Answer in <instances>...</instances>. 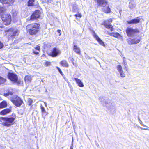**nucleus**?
Listing matches in <instances>:
<instances>
[{
	"mask_svg": "<svg viewBox=\"0 0 149 149\" xmlns=\"http://www.w3.org/2000/svg\"><path fill=\"white\" fill-rule=\"evenodd\" d=\"M35 49H36V50H39L40 48L39 46H38V47H36Z\"/></svg>",
	"mask_w": 149,
	"mask_h": 149,
	"instance_id": "nucleus-48",
	"label": "nucleus"
},
{
	"mask_svg": "<svg viewBox=\"0 0 149 149\" xmlns=\"http://www.w3.org/2000/svg\"><path fill=\"white\" fill-rule=\"evenodd\" d=\"M8 78L14 82H16L17 80L16 75L13 73H9L8 75Z\"/></svg>",
	"mask_w": 149,
	"mask_h": 149,
	"instance_id": "nucleus-11",
	"label": "nucleus"
},
{
	"mask_svg": "<svg viewBox=\"0 0 149 149\" xmlns=\"http://www.w3.org/2000/svg\"><path fill=\"white\" fill-rule=\"evenodd\" d=\"M46 45H44V48L45 49H47L46 48Z\"/></svg>",
	"mask_w": 149,
	"mask_h": 149,
	"instance_id": "nucleus-52",
	"label": "nucleus"
},
{
	"mask_svg": "<svg viewBox=\"0 0 149 149\" xmlns=\"http://www.w3.org/2000/svg\"><path fill=\"white\" fill-rule=\"evenodd\" d=\"M10 111L11 110L9 109H6L1 111L0 112V114L1 115H4L9 113Z\"/></svg>",
	"mask_w": 149,
	"mask_h": 149,
	"instance_id": "nucleus-18",
	"label": "nucleus"
},
{
	"mask_svg": "<svg viewBox=\"0 0 149 149\" xmlns=\"http://www.w3.org/2000/svg\"><path fill=\"white\" fill-rule=\"evenodd\" d=\"M72 11L74 12H78L77 5L76 4H74L72 6Z\"/></svg>",
	"mask_w": 149,
	"mask_h": 149,
	"instance_id": "nucleus-25",
	"label": "nucleus"
},
{
	"mask_svg": "<svg viewBox=\"0 0 149 149\" xmlns=\"http://www.w3.org/2000/svg\"><path fill=\"white\" fill-rule=\"evenodd\" d=\"M3 29L5 33H6V34L8 37V40H13L19 34V31L17 29L14 27L8 29H4L3 24L0 23V30L2 31Z\"/></svg>",
	"mask_w": 149,
	"mask_h": 149,
	"instance_id": "nucleus-1",
	"label": "nucleus"
},
{
	"mask_svg": "<svg viewBox=\"0 0 149 149\" xmlns=\"http://www.w3.org/2000/svg\"><path fill=\"white\" fill-rule=\"evenodd\" d=\"M40 107L42 112L45 114H47V113L44 108L42 105H41Z\"/></svg>",
	"mask_w": 149,
	"mask_h": 149,
	"instance_id": "nucleus-31",
	"label": "nucleus"
},
{
	"mask_svg": "<svg viewBox=\"0 0 149 149\" xmlns=\"http://www.w3.org/2000/svg\"><path fill=\"white\" fill-rule=\"evenodd\" d=\"M11 102L16 106L20 107L23 103V101L19 97L17 96L14 99L11 100Z\"/></svg>",
	"mask_w": 149,
	"mask_h": 149,
	"instance_id": "nucleus-6",
	"label": "nucleus"
},
{
	"mask_svg": "<svg viewBox=\"0 0 149 149\" xmlns=\"http://www.w3.org/2000/svg\"><path fill=\"white\" fill-rule=\"evenodd\" d=\"M74 79L79 86L80 87H83L84 86V85L80 79L76 78H75Z\"/></svg>",
	"mask_w": 149,
	"mask_h": 149,
	"instance_id": "nucleus-19",
	"label": "nucleus"
},
{
	"mask_svg": "<svg viewBox=\"0 0 149 149\" xmlns=\"http://www.w3.org/2000/svg\"><path fill=\"white\" fill-rule=\"evenodd\" d=\"M24 79L25 82L29 83L31 81V77L30 76H26L25 77Z\"/></svg>",
	"mask_w": 149,
	"mask_h": 149,
	"instance_id": "nucleus-26",
	"label": "nucleus"
},
{
	"mask_svg": "<svg viewBox=\"0 0 149 149\" xmlns=\"http://www.w3.org/2000/svg\"><path fill=\"white\" fill-rule=\"evenodd\" d=\"M0 1L5 6H8L13 3L14 0H0Z\"/></svg>",
	"mask_w": 149,
	"mask_h": 149,
	"instance_id": "nucleus-13",
	"label": "nucleus"
},
{
	"mask_svg": "<svg viewBox=\"0 0 149 149\" xmlns=\"http://www.w3.org/2000/svg\"><path fill=\"white\" fill-rule=\"evenodd\" d=\"M4 11V8L3 7L0 6V17L3 14Z\"/></svg>",
	"mask_w": 149,
	"mask_h": 149,
	"instance_id": "nucleus-29",
	"label": "nucleus"
},
{
	"mask_svg": "<svg viewBox=\"0 0 149 149\" xmlns=\"http://www.w3.org/2000/svg\"><path fill=\"white\" fill-rule=\"evenodd\" d=\"M43 1L45 3H51L52 1V0H43Z\"/></svg>",
	"mask_w": 149,
	"mask_h": 149,
	"instance_id": "nucleus-39",
	"label": "nucleus"
},
{
	"mask_svg": "<svg viewBox=\"0 0 149 149\" xmlns=\"http://www.w3.org/2000/svg\"><path fill=\"white\" fill-rule=\"evenodd\" d=\"M123 63L125 62H126V60L125 59V57H123Z\"/></svg>",
	"mask_w": 149,
	"mask_h": 149,
	"instance_id": "nucleus-50",
	"label": "nucleus"
},
{
	"mask_svg": "<svg viewBox=\"0 0 149 149\" xmlns=\"http://www.w3.org/2000/svg\"><path fill=\"white\" fill-rule=\"evenodd\" d=\"M78 13L74 15V16L76 17L77 18L78 17H79L80 18H81L82 17V15L81 13H79L78 12Z\"/></svg>",
	"mask_w": 149,
	"mask_h": 149,
	"instance_id": "nucleus-32",
	"label": "nucleus"
},
{
	"mask_svg": "<svg viewBox=\"0 0 149 149\" xmlns=\"http://www.w3.org/2000/svg\"><path fill=\"white\" fill-rule=\"evenodd\" d=\"M3 46V44L0 41V49L2 48Z\"/></svg>",
	"mask_w": 149,
	"mask_h": 149,
	"instance_id": "nucleus-42",
	"label": "nucleus"
},
{
	"mask_svg": "<svg viewBox=\"0 0 149 149\" xmlns=\"http://www.w3.org/2000/svg\"><path fill=\"white\" fill-rule=\"evenodd\" d=\"M112 22V19H110L108 21H104L102 24L105 27L108 29H110L111 31H113V26L109 23Z\"/></svg>",
	"mask_w": 149,
	"mask_h": 149,
	"instance_id": "nucleus-10",
	"label": "nucleus"
},
{
	"mask_svg": "<svg viewBox=\"0 0 149 149\" xmlns=\"http://www.w3.org/2000/svg\"><path fill=\"white\" fill-rule=\"evenodd\" d=\"M33 2L32 1L29 0L28 2V5L29 6H32L33 5Z\"/></svg>",
	"mask_w": 149,
	"mask_h": 149,
	"instance_id": "nucleus-35",
	"label": "nucleus"
},
{
	"mask_svg": "<svg viewBox=\"0 0 149 149\" xmlns=\"http://www.w3.org/2000/svg\"><path fill=\"white\" fill-rule=\"evenodd\" d=\"M33 53H34L35 54H36V55H37V54H38V53H39V52H37V51H35V50H33Z\"/></svg>",
	"mask_w": 149,
	"mask_h": 149,
	"instance_id": "nucleus-46",
	"label": "nucleus"
},
{
	"mask_svg": "<svg viewBox=\"0 0 149 149\" xmlns=\"http://www.w3.org/2000/svg\"><path fill=\"white\" fill-rule=\"evenodd\" d=\"M14 122H4L2 123L4 126L9 127L14 123Z\"/></svg>",
	"mask_w": 149,
	"mask_h": 149,
	"instance_id": "nucleus-20",
	"label": "nucleus"
},
{
	"mask_svg": "<svg viewBox=\"0 0 149 149\" xmlns=\"http://www.w3.org/2000/svg\"><path fill=\"white\" fill-rule=\"evenodd\" d=\"M96 145L97 146H99V144L97 143H96Z\"/></svg>",
	"mask_w": 149,
	"mask_h": 149,
	"instance_id": "nucleus-53",
	"label": "nucleus"
},
{
	"mask_svg": "<svg viewBox=\"0 0 149 149\" xmlns=\"http://www.w3.org/2000/svg\"><path fill=\"white\" fill-rule=\"evenodd\" d=\"M127 36L129 37H132L136 33H139V31L137 28L134 29L131 27H127L126 30Z\"/></svg>",
	"mask_w": 149,
	"mask_h": 149,
	"instance_id": "nucleus-5",
	"label": "nucleus"
},
{
	"mask_svg": "<svg viewBox=\"0 0 149 149\" xmlns=\"http://www.w3.org/2000/svg\"><path fill=\"white\" fill-rule=\"evenodd\" d=\"M60 64L63 67H68L69 66L68 63L65 60H63L60 63Z\"/></svg>",
	"mask_w": 149,
	"mask_h": 149,
	"instance_id": "nucleus-21",
	"label": "nucleus"
},
{
	"mask_svg": "<svg viewBox=\"0 0 149 149\" xmlns=\"http://www.w3.org/2000/svg\"><path fill=\"white\" fill-rule=\"evenodd\" d=\"M1 17L4 24L8 25L10 24L11 20V17L10 14L4 13Z\"/></svg>",
	"mask_w": 149,
	"mask_h": 149,
	"instance_id": "nucleus-4",
	"label": "nucleus"
},
{
	"mask_svg": "<svg viewBox=\"0 0 149 149\" xmlns=\"http://www.w3.org/2000/svg\"><path fill=\"white\" fill-rule=\"evenodd\" d=\"M13 91L12 90H8V92L7 93H5L4 95L5 96L7 97L9 95H11L13 94Z\"/></svg>",
	"mask_w": 149,
	"mask_h": 149,
	"instance_id": "nucleus-22",
	"label": "nucleus"
},
{
	"mask_svg": "<svg viewBox=\"0 0 149 149\" xmlns=\"http://www.w3.org/2000/svg\"><path fill=\"white\" fill-rule=\"evenodd\" d=\"M123 63L125 66V68H127V62H125V63Z\"/></svg>",
	"mask_w": 149,
	"mask_h": 149,
	"instance_id": "nucleus-44",
	"label": "nucleus"
},
{
	"mask_svg": "<svg viewBox=\"0 0 149 149\" xmlns=\"http://www.w3.org/2000/svg\"><path fill=\"white\" fill-rule=\"evenodd\" d=\"M73 142L72 141V144H71V146H70V149H73Z\"/></svg>",
	"mask_w": 149,
	"mask_h": 149,
	"instance_id": "nucleus-47",
	"label": "nucleus"
},
{
	"mask_svg": "<svg viewBox=\"0 0 149 149\" xmlns=\"http://www.w3.org/2000/svg\"><path fill=\"white\" fill-rule=\"evenodd\" d=\"M71 61L72 62V64L74 65L75 66V67L77 66V64L76 63H74L73 62V58H72L71 59Z\"/></svg>",
	"mask_w": 149,
	"mask_h": 149,
	"instance_id": "nucleus-43",
	"label": "nucleus"
},
{
	"mask_svg": "<svg viewBox=\"0 0 149 149\" xmlns=\"http://www.w3.org/2000/svg\"><path fill=\"white\" fill-rule=\"evenodd\" d=\"M17 12H15V13H13V18L15 19L17 15Z\"/></svg>",
	"mask_w": 149,
	"mask_h": 149,
	"instance_id": "nucleus-37",
	"label": "nucleus"
},
{
	"mask_svg": "<svg viewBox=\"0 0 149 149\" xmlns=\"http://www.w3.org/2000/svg\"><path fill=\"white\" fill-rule=\"evenodd\" d=\"M120 75L121 77H124L125 76V74L124 72L123 71L119 72Z\"/></svg>",
	"mask_w": 149,
	"mask_h": 149,
	"instance_id": "nucleus-36",
	"label": "nucleus"
},
{
	"mask_svg": "<svg viewBox=\"0 0 149 149\" xmlns=\"http://www.w3.org/2000/svg\"><path fill=\"white\" fill-rule=\"evenodd\" d=\"M60 53V51L56 48H54L52 51L50 55L52 57L56 56Z\"/></svg>",
	"mask_w": 149,
	"mask_h": 149,
	"instance_id": "nucleus-15",
	"label": "nucleus"
},
{
	"mask_svg": "<svg viewBox=\"0 0 149 149\" xmlns=\"http://www.w3.org/2000/svg\"><path fill=\"white\" fill-rule=\"evenodd\" d=\"M51 65V63L50 62L45 61V65L46 66H49L50 65Z\"/></svg>",
	"mask_w": 149,
	"mask_h": 149,
	"instance_id": "nucleus-34",
	"label": "nucleus"
},
{
	"mask_svg": "<svg viewBox=\"0 0 149 149\" xmlns=\"http://www.w3.org/2000/svg\"><path fill=\"white\" fill-rule=\"evenodd\" d=\"M6 81L5 79L0 76V85L3 84Z\"/></svg>",
	"mask_w": 149,
	"mask_h": 149,
	"instance_id": "nucleus-27",
	"label": "nucleus"
},
{
	"mask_svg": "<svg viewBox=\"0 0 149 149\" xmlns=\"http://www.w3.org/2000/svg\"><path fill=\"white\" fill-rule=\"evenodd\" d=\"M140 128H141V129H146V128H143V127H140Z\"/></svg>",
	"mask_w": 149,
	"mask_h": 149,
	"instance_id": "nucleus-54",
	"label": "nucleus"
},
{
	"mask_svg": "<svg viewBox=\"0 0 149 149\" xmlns=\"http://www.w3.org/2000/svg\"><path fill=\"white\" fill-rule=\"evenodd\" d=\"M122 11V10H121L120 11H119V12H120V14H121V12Z\"/></svg>",
	"mask_w": 149,
	"mask_h": 149,
	"instance_id": "nucleus-55",
	"label": "nucleus"
},
{
	"mask_svg": "<svg viewBox=\"0 0 149 149\" xmlns=\"http://www.w3.org/2000/svg\"><path fill=\"white\" fill-rule=\"evenodd\" d=\"M97 5L100 7H105L108 4L107 0H94Z\"/></svg>",
	"mask_w": 149,
	"mask_h": 149,
	"instance_id": "nucleus-7",
	"label": "nucleus"
},
{
	"mask_svg": "<svg viewBox=\"0 0 149 149\" xmlns=\"http://www.w3.org/2000/svg\"><path fill=\"white\" fill-rule=\"evenodd\" d=\"M114 33H110L109 34L111 36H113Z\"/></svg>",
	"mask_w": 149,
	"mask_h": 149,
	"instance_id": "nucleus-49",
	"label": "nucleus"
},
{
	"mask_svg": "<svg viewBox=\"0 0 149 149\" xmlns=\"http://www.w3.org/2000/svg\"><path fill=\"white\" fill-rule=\"evenodd\" d=\"M140 41L139 38H136L132 39L129 38L127 40V42L129 45L136 44L139 43Z\"/></svg>",
	"mask_w": 149,
	"mask_h": 149,
	"instance_id": "nucleus-9",
	"label": "nucleus"
},
{
	"mask_svg": "<svg viewBox=\"0 0 149 149\" xmlns=\"http://www.w3.org/2000/svg\"><path fill=\"white\" fill-rule=\"evenodd\" d=\"M103 11L105 13H109L111 12V10L109 6H107L104 8Z\"/></svg>",
	"mask_w": 149,
	"mask_h": 149,
	"instance_id": "nucleus-28",
	"label": "nucleus"
},
{
	"mask_svg": "<svg viewBox=\"0 0 149 149\" xmlns=\"http://www.w3.org/2000/svg\"><path fill=\"white\" fill-rule=\"evenodd\" d=\"M99 99L102 104L104 105V103L105 104V105L108 109L112 110L115 109L114 104H113L110 100H105L102 97H99Z\"/></svg>",
	"mask_w": 149,
	"mask_h": 149,
	"instance_id": "nucleus-3",
	"label": "nucleus"
},
{
	"mask_svg": "<svg viewBox=\"0 0 149 149\" xmlns=\"http://www.w3.org/2000/svg\"><path fill=\"white\" fill-rule=\"evenodd\" d=\"M17 83V84L18 85H21L22 84L23 81L22 80L20 79L18 80L17 79V81L15 82Z\"/></svg>",
	"mask_w": 149,
	"mask_h": 149,
	"instance_id": "nucleus-33",
	"label": "nucleus"
},
{
	"mask_svg": "<svg viewBox=\"0 0 149 149\" xmlns=\"http://www.w3.org/2000/svg\"><path fill=\"white\" fill-rule=\"evenodd\" d=\"M3 119L5 121H14L15 120V118L13 117L3 118Z\"/></svg>",
	"mask_w": 149,
	"mask_h": 149,
	"instance_id": "nucleus-24",
	"label": "nucleus"
},
{
	"mask_svg": "<svg viewBox=\"0 0 149 149\" xmlns=\"http://www.w3.org/2000/svg\"><path fill=\"white\" fill-rule=\"evenodd\" d=\"M129 8L132 11H134L135 10V8H136V5L134 3V1H132L129 3Z\"/></svg>",
	"mask_w": 149,
	"mask_h": 149,
	"instance_id": "nucleus-16",
	"label": "nucleus"
},
{
	"mask_svg": "<svg viewBox=\"0 0 149 149\" xmlns=\"http://www.w3.org/2000/svg\"><path fill=\"white\" fill-rule=\"evenodd\" d=\"M141 19L139 17H137L129 21H127V22L129 24H137L139 23Z\"/></svg>",
	"mask_w": 149,
	"mask_h": 149,
	"instance_id": "nucleus-14",
	"label": "nucleus"
},
{
	"mask_svg": "<svg viewBox=\"0 0 149 149\" xmlns=\"http://www.w3.org/2000/svg\"><path fill=\"white\" fill-rule=\"evenodd\" d=\"M56 68H57L58 69V70L59 72H60V73L62 75H63V73L62 72L61 70L60 69V68L58 67H56Z\"/></svg>",
	"mask_w": 149,
	"mask_h": 149,
	"instance_id": "nucleus-41",
	"label": "nucleus"
},
{
	"mask_svg": "<svg viewBox=\"0 0 149 149\" xmlns=\"http://www.w3.org/2000/svg\"><path fill=\"white\" fill-rule=\"evenodd\" d=\"M40 25L37 23L31 24L28 25L26 27V30L29 33L33 35L36 34L39 31Z\"/></svg>",
	"mask_w": 149,
	"mask_h": 149,
	"instance_id": "nucleus-2",
	"label": "nucleus"
},
{
	"mask_svg": "<svg viewBox=\"0 0 149 149\" xmlns=\"http://www.w3.org/2000/svg\"><path fill=\"white\" fill-rule=\"evenodd\" d=\"M73 50L77 54L80 55L81 54V49L80 48L76 45H74L73 47Z\"/></svg>",
	"mask_w": 149,
	"mask_h": 149,
	"instance_id": "nucleus-17",
	"label": "nucleus"
},
{
	"mask_svg": "<svg viewBox=\"0 0 149 149\" xmlns=\"http://www.w3.org/2000/svg\"><path fill=\"white\" fill-rule=\"evenodd\" d=\"M120 36L119 34L118 33H114L113 37H114L118 38V37Z\"/></svg>",
	"mask_w": 149,
	"mask_h": 149,
	"instance_id": "nucleus-38",
	"label": "nucleus"
},
{
	"mask_svg": "<svg viewBox=\"0 0 149 149\" xmlns=\"http://www.w3.org/2000/svg\"><path fill=\"white\" fill-rule=\"evenodd\" d=\"M140 124L142 125V126H143V127H147V126H146L144 124H143V123L142 122V121H141V122H140Z\"/></svg>",
	"mask_w": 149,
	"mask_h": 149,
	"instance_id": "nucleus-45",
	"label": "nucleus"
},
{
	"mask_svg": "<svg viewBox=\"0 0 149 149\" xmlns=\"http://www.w3.org/2000/svg\"><path fill=\"white\" fill-rule=\"evenodd\" d=\"M117 70L119 72L123 71L121 65H119L117 66Z\"/></svg>",
	"mask_w": 149,
	"mask_h": 149,
	"instance_id": "nucleus-30",
	"label": "nucleus"
},
{
	"mask_svg": "<svg viewBox=\"0 0 149 149\" xmlns=\"http://www.w3.org/2000/svg\"><path fill=\"white\" fill-rule=\"evenodd\" d=\"M7 103L5 101H3L0 103V109L6 107Z\"/></svg>",
	"mask_w": 149,
	"mask_h": 149,
	"instance_id": "nucleus-23",
	"label": "nucleus"
},
{
	"mask_svg": "<svg viewBox=\"0 0 149 149\" xmlns=\"http://www.w3.org/2000/svg\"><path fill=\"white\" fill-rule=\"evenodd\" d=\"M28 102L29 105H31L33 101L32 100H31V99H28Z\"/></svg>",
	"mask_w": 149,
	"mask_h": 149,
	"instance_id": "nucleus-40",
	"label": "nucleus"
},
{
	"mask_svg": "<svg viewBox=\"0 0 149 149\" xmlns=\"http://www.w3.org/2000/svg\"><path fill=\"white\" fill-rule=\"evenodd\" d=\"M40 16V13L39 10H36L31 16L30 19L34 20L38 19Z\"/></svg>",
	"mask_w": 149,
	"mask_h": 149,
	"instance_id": "nucleus-8",
	"label": "nucleus"
},
{
	"mask_svg": "<svg viewBox=\"0 0 149 149\" xmlns=\"http://www.w3.org/2000/svg\"><path fill=\"white\" fill-rule=\"evenodd\" d=\"M92 35L100 44L102 46H104V42L101 40L98 35L96 34V33L94 31H93Z\"/></svg>",
	"mask_w": 149,
	"mask_h": 149,
	"instance_id": "nucleus-12",
	"label": "nucleus"
},
{
	"mask_svg": "<svg viewBox=\"0 0 149 149\" xmlns=\"http://www.w3.org/2000/svg\"><path fill=\"white\" fill-rule=\"evenodd\" d=\"M57 32L60 33L61 31L60 30H58L57 31Z\"/></svg>",
	"mask_w": 149,
	"mask_h": 149,
	"instance_id": "nucleus-51",
	"label": "nucleus"
}]
</instances>
